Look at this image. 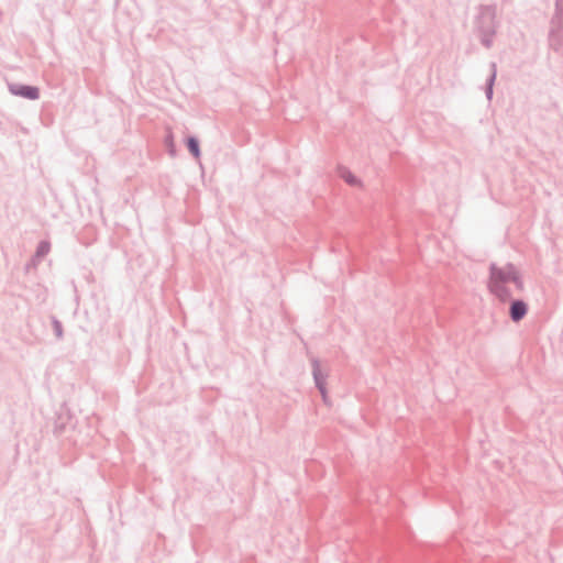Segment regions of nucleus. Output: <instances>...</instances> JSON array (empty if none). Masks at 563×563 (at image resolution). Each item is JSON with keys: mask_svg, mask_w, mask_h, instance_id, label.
Listing matches in <instances>:
<instances>
[{"mask_svg": "<svg viewBox=\"0 0 563 563\" xmlns=\"http://www.w3.org/2000/svg\"><path fill=\"white\" fill-rule=\"evenodd\" d=\"M517 267L512 263H507L500 267L496 263L489 265L488 289L500 301H508L511 298V291L506 286L511 282Z\"/></svg>", "mask_w": 563, "mask_h": 563, "instance_id": "nucleus-1", "label": "nucleus"}, {"mask_svg": "<svg viewBox=\"0 0 563 563\" xmlns=\"http://www.w3.org/2000/svg\"><path fill=\"white\" fill-rule=\"evenodd\" d=\"M474 26L481 37V43L490 48L497 30L496 5L481 4L475 16Z\"/></svg>", "mask_w": 563, "mask_h": 563, "instance_id": "nucleus-2", "label": "nucleus"}, {"mask_svg": "<svg viewBox=\"0 0 563 563\" xmlns=\"http://www.w3.org/2000/svg\"><path fill=\"white\" fill-rule=\"evenodd\" d=\"M550 48L559 52L563 47V0H555L554 12L548 33Z\"/></svg>", "mask_w": 563, "mask_h": 563, "instance_id": "nucleus-3", "label": "nucleus"}, {"mask_svg": "<svg viewBox=\"0 0 563 563\" xmlns=\"http://www.w3.org/2000/svg\"><path fill=\"white\" fill-rule=\"evenodd\" d=\"M311 364H312V376H313L314 385L318 388V390L320 391V394L322 395L323 400L325 401L327 400L325 383H327L328 375L321 371L320 362L318 358H312Z\"/></svg>", "mask_w": 563, "mask_h": 563, "instance_id": "nucleus-4", "label": "nucleus"}, {"mask_svg": "<svg viewBox=\"0 0 563 563\" xmlns=\"http://www.w3.org/2000/svg\"><path fill=\"white\" fill-rule=\"evenodd\" d=\"M528 313V305L522 299H515L510 302L509 317L514 322L521 321Z\"/></svg>", "mask_w": 563, "mask_h": 563, "instance_id": "nucleus-5", "label": "nucleus"}, {"mask_svg": "<svg viewBox=\"0 0 563 563\" xmlns=\"http://www.w3.org/2000/svg\"><path fill=\"white\" fill-rule=\"evenodd\" d=\"M490 75L486 80L485 95L488 100H492L494 95V84L497 76V66L495 63L490 64Z\"/></svg>", "mask_w": 563, "mask_h": 563, "instance_id": "nucleus-6", "label": "nucleus"}, {"mask_svg": "<svg viewBox=\"0 0 563 563\" xmlns=\"http://www.w3.org/2000/svg\"><path fill=\"white\" fill-rule=\"evenodd\" d=\"M186 145H187L188 151L195 158L200 157L201 152H200L199 140L196 136H188L186 140Z\"/></svg>", "mask_w": 563, "mask_h": 563, "instance_id": "nucleus-7", "label": "nucleus"}, {"mask_svg": "<svg viewBox=\"0 0 563 563\" xmlns=\"http://www.w3.org/2000/svg\"><path fill=\"white\" fill-rule=\"evenodd\" d=\"M339 174L346 181V184L351 186H355L358 184L357 177L353 175L346 167H340Z\"/></svg>", "mask_w": 563, "mask_h": 563, "instance_id": "nucleus-8", "label": "nucleus"}, {"mask_svg": "<svg viewBox=\"0 0 563 563\" xmlns=\"http://www.w3.org/2000/svg\"><path fill=\"white\" fill-rule=\"evenodd\" d=\"M18 93L30 99H36L38 97V90L35 87H22Z\"/></svg>", "mask_w": 563, "mask_h": 563, "instance_id": "nucleus-9", "label": "nucleus"}, {"mask_svg": "<svg viewBox=\"0 0 563 563\" xmlns=\"http://www.w3.org/2000/svg\"><path fill=\"white\" fill-rule=\"evenodd\" d=\"M511 282L515 284L516 288L519 290V291H522L523 288H525V284H523V280L521 278V275L519 274L518 269H516L514 276H511Z\"/></svg>", "mask_w": 563, "mask_h": 563, "instance_id": "nucleus-10", "label": "nucleus"}, {"mask_svg": "<svg viewBox=\"0 0 563 563\" xmlns=\"http://www.w3.org/2000/svg\"><path fill=\"white\" fill-rule=\"evenodd\" d=\"M167 141H168V153L170 154V156H174L176 153V150H175V145L173 143L170 135L167 136Z\"/></svg>", "mask_w": 563, "mask_h": 563, "instance_id": "nucleus-11", "label": "nucleus"}, {"mask_svg": "<svg viewBox=\"0 0 563 563\" xmlns=\"http://www.w3.org/2000/svg\"><path fill=\"white\" fill-rule=\"evenodd\" d=\"M48 249H49L48 244L43 243V244H41V246L38 247L37 254H40V255H44V254H46V253L48 252Z\"/></svg>", "mask_w": 563, "mask_h": 563, "instance_id": "nucleus-12", "label": "nucleus"}]
</instances>
